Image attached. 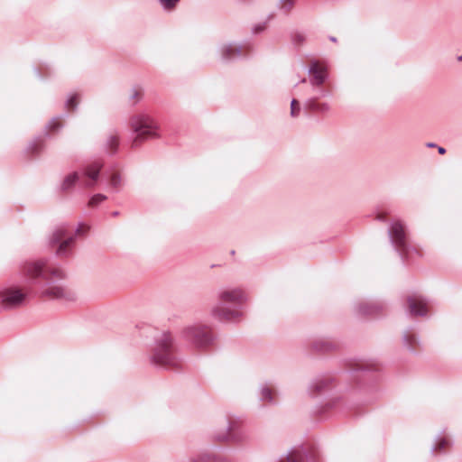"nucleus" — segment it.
Returning <instances> with one entry per match:
<instances>
[{
	"label": "nucleus",
	"instance_id": "1",
	"mask_svg": "<svg viewBox=\"0 0 462 462\" xmlns=\"http://www.w3.org/2000/svg\"><path fill=\"white\" fill-rule=\"evenodd\" d=\"M130 126L136 134L132 142V147H139L144 141L158 138V126L152 118L147 115H135L130 119Z\"/></svg>",
	"mask_w": 462,
	"mask_h": 462
},
{
	"label": "nucleus",
	"instance_id": "2",
	"mask_svg": "<svg viewBox=\"0 0 462 462\" xmlns=\"http://www.w3.org/2000/svg\"><path fill=\"white\" fill-rule=\"evenodd\" d=\"M152 360L155 364L167 368H176L180 365L170 334L163 333L158 339Z\"/></svg>",
	"mask_w": 462,
	"mask_h": 462
},
{
	"label": "nucleus",
	"instance_id": "3",
	"mask_svg": "<svg viewBox=\"0 0 462 462\" xmlns=\"http://www.w3.org/2000/svg\"><path fill=\"white\" fill-rule=\"evenodd\" d=\"M23 274L31 279L42 277L43 279L62 278L63 273L61 270L56 267H50L46 265L43 261L28 262L23 265Z\"/></svg>",
	"mask_w": 462,
	"mask_h": 462
},
{
	"label": "nucleus",
	"instance_id": "4",
	"mask_svg": "<svg viewBox=\"0 0 462 462\" xmlns=\"http://www.w3.org/2000/svg\"><path fill=\"white\" fill-rule=\"evenodd\" d=\"M26 293L19 288L10 287L0 291V304L5 309L17 308L23 304Z\"/></svg>",
	"mask_w": 462,
	"mask_h": 462
},
{
	"label": "nucleus",
	"instance_id": "5",
	"mask_svg": "<svg viewBox=\"0 0 462 462\" xmlns=\"http://www.w3.org/2000/svg\"><path fill=\"white\" fill-rule=\"evenodd\" d=\"M189 337L199 346H204L210 343L211 335L209 329L205 326H196L188 329Z\"/></svg>",
	"mask_w": 462,
	"mask_h": 462
},
{
	"label": "nucleus",
	"instance_id": "6",
	"mask_svg": "<svg viewBox=\"0 0 462 462\" xmlns=\"http://www.w3.org/2000/svg\"><path fill=\"white\" fill-rule=\"evenodd\" d=\"M51 243L59 244L57 254L60 255L67 252L69 246L73 243V237H67L66 230L63 228H59L53 233L51 237Z\"/></svg>",
	"mask_w": 462,
	"mask_h": 462
},
{
	"label": "nucleus",
	"instance_id": "7",
	"mask_svg": "<svg viewBox=\"0 0 462 462\" xmlns=\"http://www.w3.org/2000/svg\"><path fill=\"white\" fill-rule=\"evenodd\" d=\"M390 235L393 242L402 251L406 248V236L404 226L400 221L394 222L390 228Z\"/></svg>",
	"mask_w": 462,
	"mask_h": 462
},
{
	"label": "nucleus",
	"instance_id": "8",
	"mask_svg": "<svg viewBox=\"0 0 462 462\" xmlns=\"http://www.w3.org/2000/svg\"><path fill=\"white\" fill-rule=\"evenodd\" d=\"M219 300L225 303L239 304L245 300V295L241 289L226 290L220 293Z\"/></svg>",
	"mask_w": 462,
	"mask_h": 462
},
{
	"label": "nucleus",
	"instance_id": "9",
	"mask_svg": "<svg viewBox=\"0 0 462 462\" xmlns=\"http://www.w3.org/2000/svg\"><path fill=\"white\" fill-rule=\"evenodd\" d=\"M310 72L313 76V85H321L327 77L326 66L319 61H311Z\"/></svg>",
	"mask_w": 462,
	"mask_h": 462
},
{
	"label": "nucleus",
	"instance_id": "10",
	"mask_svg": "<svg viewBox=\"0 0 462 462\" xmlns=\"http://www.w3.org/2000/svg\"><path fill=\"white\" fill-rule=\"evenodd\" d=\"M407 302L411 315H425L428 312L426 301L418 296H410Z\"/></svg>",
	"mask_w": 462,
	"mask_h": 462
},
{
	"label": "nucleus",
	"instance_id": "11",
	"mask_svg": "<svg viewBox=\"0 0 462 462\" xmlns=\"http://www.w3.org/2000/svg\"><path fill=\"white\" fill-rule=\"evenodd\" d=\"M101 168L102 164L99 162H94L86 168L85 175L88 179L85 184L87 187L93 186V184L97 181Z\"/></svg>",
	"mask_w": 462,
	"mask_h": 462
},
{
	"label": "nucleus",
	"instance_id": "12",
	"mask_svg": "<svg viewBox=\"0 0 462 462\" xmlns=\"http://www.w3.org/2000/svg\"><path fill=\"white\" fill-rule=\"evenodd\" d=\"M212 312L220 320L232 319L237 314L236 311L220 306L216 307Z\"/></svg>",
	"mask_w": 462,
	"mask_h": 462
},
{
	"label": "nucleus",
	"instance_id": "13",
	"mask_svg": "<svg viewBox=\"0 0 462 462\" xmlns=\"http://www.w3.org/2000/svg\"><path fill=\"white\" fill-rule=\"evenodd\" d=\"M307 107L310 111H314V112H325L328 109V106L327 104L320 103L317 99H310L307 104Z\"/></svg>",
	"mask_w": 462,
	"mask_h": 462
},
{
	"label": "nucleus",
	"instance_id": "14",
	"mask_svg": "<svg viewBox=\"0 0 462 462\" xmlns=\"http://www.w3.org/2000/svg\"><path fill=\"white\" fill-rule=\"evenodd\" d=\"M79 180V174L77 172H73L65 177L62 181L61 189L62 190L69 189Z\"/></svg>",
	"mask_w": 462,
	"mask_h": 462
},
{
	"label": "nucleus",
	"instance_id": "15",
	"mask_svg": "<svg viewBox=\"0 0 462 462\" xmlns=\"http://www.w3.org/2000/svg\"><path fill=\"white\" fill-rule=\"evenodd\" d=\"M238 53H240V51L232 45H226L222 49V55L226 59H230Z\"/></svg>",
	"mask_w": 462,
	"mask_h": 462
},
{
	"label": "nucleus",
	"instance_id": "16",
	"mask_svg": "<svg viewBox=\"0 0 462 462\" xmlns=\"http://www.w3.org/2000/svg\"><path fill=\"white\" fill-rule=\"evenodd\" d=\"M46 293L53 298H60L64 295V290L60 286H53L49 288Z\"/></svg>",
	"mask_w": 462,
	"mask_h": 462
},
{
	"label": "nucleus",
	"instance_id": "17",
	"mask_svg": "<svg viewBox=\"0 0 462 462\" xmlns=\"http://www.w3.org/2000/svg\"><path fill=\"white\" fill-rule=\"evenodd\" d=\"M303 457L299 451H292L289 454L286 460H281L280 462H302Z\"/></svg>",
	"mask_w": 462,
	"mask_h": 462
},
{
	"label": "nucleus",
	"instance_id": "18",
	"mask_svg": "<svg viewBox=\"0 0 462 462\" xmlns=\"http://www.w3.org/2000/svg\"><path fill=\"white\" fill-rule=\"evenodd\" d=\"M106 199V197L105 195H102V194L94 195L90 199V200L88 202V206L91 207V208H95L98 204H100L101 202L105 201Z\"/></svg>",
	"mask_w": 462,
	"mask_h": 462
},
{
	"label": "nucleus",
	"instance_id": "19",
	"mask_svg": "<svg viewBox=\"0 0 462 462\" xmlns=\"http://www.w3.org/2000/svg\"><path fill=\"white\" fill-rule=\"evenodd\" d=\"M79 103V97L78 94H73L67 103V107L69 110L73 111L78 104Z\"/></svg>",
	"mask_w": 462,
	"mask_h": 462
},
{
	"label": "nucleus",
	"instance_id": "20",
	"mask_svg": "<svg viewBox=\"0 0 462 462\" xmlns=\"http://www.w3.org/2000/svg\"><path fill=\"white\" fill-rule=\"evenodd\" d=\"M299 113H300V104L296 99H293L291 101V116L296 117V116H298Z\"/></svg>",
	"mask_w": 462,
	"mask_h": 462
},
{
	"label": "nucleus",
	"instance_id": "21",
	"mask_svg": "<svg viewBox=\"0 0 462 462\" xmlns=\"http://www.w3.org/2000/svg\"><path fill=\"white\" fill-rule=\"evenodd\" d=\"M120 175L118 172H114L111 177L109 183L113 188H117L120 185Z\"/></svg>",
	"mask_w": 462,
	"mask_h": 462
},
{
	"label": "nucleus",
	"instance_id": "22",
	"mask_svg": "<svg viewBox=\"0 0 462 462\" xmlns=\"http://www.w3.org/2000/svg\"><path fill=\"white\" fill-rule=\"evenodd\" d=\"M448 445H449L448 440L446 439H442L437 443V445L435 447V450L438 452H441V451L445 450L448 447Z\"/></svg>",
	"mask_w": 462,
	"mask_h": 462
},
{
	"label": "nucleus",
	"instance_id": "23",
	"mask_svg": "<svg viewBox=\"0 0 462 462\" xmlns=\"http://www.w3.org/2000/svg\"><path fill=\"white\" fill-rule=\"evenodd\" d=\"M118 145H119L118 137L116 135L112 136L109 141V149H110L111 152H115L117 150Z\"/></svg>",
	"mask_w": 462,
	"mask_h": 462
},
{
	"label": "nucleus",
	"instance_id": "24",
	"mask_svg": "<svg viewBox=\"0 0 462 462\" xmlns=\"http://www.w3.org/2000/svg\"><path fill=\"white\" fill-rule=\"evenodd\" d=\"M180 0H160L165 9L171 10L175 7Z\"/></svg>",
	"mask_w": 462,
	"mask_h": 462
},
{
	"label": "nucleus",
	"instance_id": "25",
	"mask_svg": "<svg viewBox=\"0 0 462 462\" xmlns=\"http://www.w3.org/2000/svg\"><path fill=\"white\" fill-rule=\"evenodd\" d=\"M294 5V0H282V8L286 12L290 11Z\"/></svg>",
	"mask_w": 462,
	"mask_h": 462
},
{
	"label": "nucleus",
	"instance_id": "26",
	"mask_svg": "<svg viewBox=\"0 0 462 462\" xmlns=\"http://www.w3.org/2000/svg\"><path fill=\"white\" fill-rule=\"evenodd\" d=\"M274 394V392L271 388H264L263 390V398L272 400L273 395Z\"/></svg>",
	"mask_w": 462,
	"mask_h": 462
},
{
	"label": "nucleus",
	"instance_id": "27",
	"mask_svg": "<svg viewBox=\"0 0 462 462\" xmlns=\"http://www.w3.org/2000/svg\"><path fill=\"white\" fill-rule=\"evenodd\" d=\"M143 90L141 88H134L133 91V98L134 102L139 101L143 97Z\"/></svg>",
	"mask_w": 462,
	"mask_h": 462
},
{
	"label": "nucleus",
	"instance_id": "28",
	"mask_svg": "<svg viewBox=\"0 0 462 462\" xmlns=\"http://www.w3.org/2000/svg\"><path fill=\"white\" fill-rule=\"evenodd\" d=\"M61 126V122L59 121V120H54L52 121L51 124H50V130L51 132H54L56 131L57 129H59L60 127Z\"/></svg>",
	"mask_w": 462,
	"mask_h": 462
},
{
	"label": "nucleus",
	"instance_id": "29",
	"mask_svg": "<svg viewBox=\"0 0 462 462\" xmlns=\"http://www.w3.org/2000/svg\"><path fill=\"white\" fill-rule=\"evenodd\" d=\"M407 340H408V343L409 345L411 346V347H414V342H415V338L413 336L411 335H409L407 336Z\"/></svg>",
	"mask_w": 462,
	"mask_h": 462
},
{
	"label": "nucleus",
	"instance_id": "30",
	"mask_svg": "<svg viewBox=\"0 0 462 462\" xmlns=\"http://www.w3.org/2000/svg\"><path fill=\"white\" fill-rule=\"evenodd\" d=\"M86 230H88V226H84V225H81L79 226V228L77 229V233L79 235L82 234L83 232H85Z\"/></svg>",
	"mask_w": 462,
	"mask_h": 462
},
{
	"label": "nucleus",
	"instance_id": "31",
	"mask_svg": "<svg viewBox=\"0 0 462 462\" xmlns=\"http://www.w3.org/2000/svg\"><path fill=\"white\" fill-rule=\"evenodd\" d=\"M438 151L440 154H444L446 152V150L443 147H439Z\"/></svg>",
	"mask_w": 462,
	"mask_h": 462
},
{
	"label": "nucleus",
	"instance_id": "32",
	"mask_svg": "<svg viewBox=\"0 0 462 462\" xmlns=\"http://www.w3.org/2000/svg\"><path fill=\"white\" fill-rule=\"evenodd\" d=\"M263 29H264V27H256V28L254 29V32H255V33H257V32H259L260 31H262V30H263Z\"/></svg>",
	"mask_w": 462,
	"mask_h": 462
},
{
	"label": "nucleus",
	"instance_id": "33",
	"mask_svg": "<svg viewBox=\"0 0 462 462\" xmlns=\"http://www.w3.org/2000/svg\"><path fill=\"white\" fill-rule=\"evenodd\" d=\"M377 217H378L379 219H384V218H385V214H379V215L377 216Z\"/></svg>",
	"mask_w": 462,
	"mask_h": 462
},
{
	"label": "nucleus",
	"instance_id": "34",
	"mask_svg": "<svg viewBox=\"0 0 462 462\" xmlns=\"http://www.w3.org/2000/svg\"><path fill=\"white\" fill-rule=\"evenodd\" d=\"M428 146H430V147H434V146H435V144H433V143H429V144H428Z\"/></svg>",
	"mask_w": 462,
	"mask_h": 462
},
{
	"label": "nucleus",
	"instance_id": "35",
	"mask_svg": "<svg viewBox=\"0 0 462 462\" xmlns=\"http://www.w3.org/2000/svg\"><path fill=\"white\" fill-rule=\"evenodd\" d=\"M462 60V56H461V57H459V60Z\"/></svg>",
	"mask_w": 462,
	"mask_h": 462
}]
</instances>
